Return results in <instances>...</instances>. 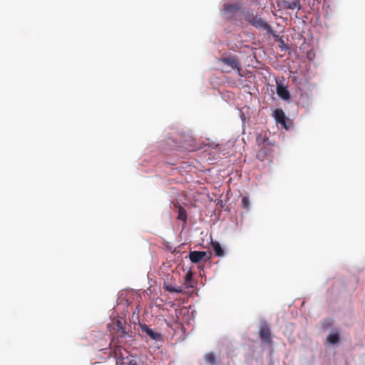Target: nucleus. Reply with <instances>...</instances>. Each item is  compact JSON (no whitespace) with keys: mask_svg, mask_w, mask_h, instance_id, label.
I'll use <instances>...</instances> for the list:
<instances>
[{"mask_svg":"<svg viewBox=\"0 0 365 365\" xmlns=\"http://www.w3.org/2000/svg\"><path fill=\"white\" fill-rule=\"evenodd\" d=\"M277 93L278 96L284 100H288L290 98V94L287 88L279 83H277Z\"/></svg>","mask_w":365,"mask_h":365,"instance_id":"9d476101","label":"nucleus"},{"mask_svg":"<svg viewBox=\"0 0 365 365\" xmlns=\"http://www.w3.org/2000/svg\"><path fill=\"white\" fill-rule=\"evenodd\" d=\"M140 329L143 333H145L150 339L153 340H160L161 339V334L158 332L153 331L148 325L143 324L140 325Z\"/></svg>","mask_w":365,"mask_h":365,"instance_id":"39448f33","label":"nucleus"},{"mask_svg":"<svg viewBox=\"0 0 365 365\" xmlns=\"http://www.w3.org/2000/svg\"><path fill=\"white\" fill-rule=\"evenodd\" d=\"M184 285L186 287V288H194L192 272H190L186 274Z\"/></svg>","mask_w":365,"mask_h":365,"instance_id":"dca6fc26","label":"nucleus"},{"mask_svg":"<svg viewBox=\"0 0 365 365\" xmlns=\"http://www.w3.org/2000/svg\"><path fill=\"white\" fill-rule=\"evenodd\" d=\"M129 365H137L136 363L130 362Z\"/></svg>","mask_w":365,"mask_h":365,"instance_id":"4be33fe9","label":"nucleus"},{"mask_svg":"<svg viewBox=\"0 0 365 365\" xmlns=\"http://www.w3.org/2000/svg\"><path fill=\"white\" fill-rule=\"evenodd\" d=\"M220 61L222 63L230 66L232 69L240 70L239 61L235 56H229L227 57L220 58Z\"/></svg>","mask_w":365,"mask_h":365,"instance_id":"20e7f679","label":"nucleus"},{"mask_svg":"<svg viewBox=\"0 0 365 365\" xmlns=\"http://www.w3.org/2000/svg\"><path fill=\"white\" fill-rule=\"evenodd\" d=\"M282 6L285 9H300V1L299 0H293V1H283L282 2Z\"/></svg>","mask_w":365,"mask_h":365,"instance_id":"1a4fd4ad","label":"nucleus"},{"mask_svg":"<svg viewBox=\"0 0 365 365\" xmlns=\"http://www.w3.org/2000/svg\"><path fill=\"white\" fill-rule=\"evenodd\" d=\"M271 147H272V145H269L268 146H262V147H260L261 149L257 153V159L263 161L266 156L269 155L272 152L271 150Z\"/></svg>","mask_w":365,"mask_h":365,"instance_id":"9b49d317","label":"nucleus"},{"mask_svg":"<svg viewBox=\"0 0 365 365\" xmlns=\"http://www.w3.org/2000/svg\"><path fill=\"white\" fill-rule=\"evenodd\" d=\"M164 288L171 293H182V287H180L178 289L173 287L172 285H165Z\"/></svg>","mask_w":365,"mask_h":365,"instance_id":"6ab92c4d","label":"nucleus"},{"mask_svg":"<svg viewBox=\"0 0 365 365\" xmlns=\"http://www.w3.org/2000/svg\"><path fill=\"white\" fill-rule=\"evenodd\" d=\"M256 143L259 147H265L272 145L268 142V138L262 134L257 136Z\"/></svg>","mask_w":365,"mask_h":365,"instance_id":"2eb2a0df","label":"nucleus"},{"mask_svg":"<svg viewBox=\"0 0 365 365\" xmlns=\"http://www.w3.org/2000/svg\"><path fill=\"white\" fill-rule=\"evenodd\" d=\"M127 295H130V296H133L134 295V292L133 291H129L126 293Z\"/></svg>","mask_w":365,"mask_h":365,"instance_id":"412c9836","label":"nucleus"},{"mask_svg":"<svg viewBox=\"0 0 365 365\" xmlns=\"http://www.w3.org/2000/svg\"><path fill=\"white\" fill-rule=\"evenodd\" d=\"M245 20L251 26L258 30H263L267 34L275 36V31L272 27L257 13L252 11H246L243 14Z\"/></svg>","mask_w":365,"mask_h":365,"instance_id":"f257e3e1","label":"nucleus"},{"mask_svg":"<svg viewBox=\"0 0 365 365\" xmlns=\"http://www.w3.org/2000/svg\"><path fill=\"white\" fill-rule=\"evenodd\" d=\"M333 325V320L331 319H325L321 322V327L323 330H327Z\"/></svg>","mask_w":365,"mask_h":365,"instance_id":"f3484780","label":"nucleus"},{"mask_svg":"<svg viewBox=\"0 0 365 365\" xmlns=\"http://www.w3.org/2000/svg\"><path fill=\"white\" fill-rule=\"evenodd\" d=\"M205 360L207 364H212L216 363L215 356L212 352L208 353L205 356Z\"/></svg>","mask_w":365,"mask_h":365,"instance_id":"a211bd4d","label":"nucleus"},{"mask_svg":"<svg viewBox=\"0 0 365 365\" xmlns=\"http://www.w3.org/2000/svg\"><path fill=\"white\" fill-rule=\"evenodd\" d=\"M178 217L177 219L184 222L187 221V212L185 209L181 205L177 206Z\"/></svg>","mask_w":365,"mask_h":365,"instance_id":"4468645a","label":"nucleus"},{"mask_svg":"<svg viewBox=\"0 0 365 365\" xmlns=\"http://www.w3.org/2000/svg\"><path fill=\"white\" fill-rule=\"evenodd\" d=\"M207 254L205 251H192L189 253V257L192 262L198 263L202 261Z\"/></svg>","mask_w":365,"mask_h":365,"instance_id":"0eeeda50","label":"nucleus"},{"mask_svg":"<svg viewBox=\"0 0 365 365\" xmlns=\"http://www.w3.org/2000/svg\"><path fill=\"white\" fill-rule=\"evenodd\" d=\"M125 322L123 320H116L114 322L115 329H116L117 334L120 337H123L126 335L127 332L125 331Z\"/></svg>","mask_w":365,"mask_h":365,"instance_id":"6e6552de","label":"nucleus"},{"mask_svg":"<svg viewBox=\"0 0 365 365\" xmlns=\"http://www.w3.org/2000/svg\"><path fill=\"white\" fill-rule=\"evenodd\" d=\"M274 118L276 120V122L280 125L285 129H288V126L286 123V116L284 115V113L281 109H276L274 111Z\"/></svg>","mask_w":365,"mask_h":365,"instance_id":"423d86ee","label":"nucleus"},{"mask_svg":"<svg viewBox=\"0 0 365 365\" xmlns=\"http://www.w3.org/2000/svg\"><path fill=\"white\" fill-rule=\"evenodd\" d=\"M240 6L237 4H226L224 5L223 15L227 19H232L234 18L236 13L240 10Z\"/></svg>","mask_w":365,"mask_h":365,"instance_id":"7ed1b4c3","label":"nucleus"},{"mask_svg":"<svg viewBox=\"0 0 365 365\" xmlns=\"http://www.w3.org/2000/svg\"><path fill=\"white\" fill-rule=\"evenodd\" d=\"M212 247L214 250L215 254L217 257H223L225 255L224 250L217 241L211 242Z\"/></svg>","mask_w":365,"mask_h":365,"instance_id":"ddd939ff","label":"nucleus"},{"mask_svg":"<svg viewBox=\"0 0 365 365\" xmlns=\"http://www.w3.org/2000/svg\"><path fill=\"white\" fill-rule=\"evenodd\" d=\"M242 205L245 209L248 210L250 207V202L247 197L243 196L242 198Z\"/></svg>","mask_w":365,"mask_h":365,"instance_id":"aec40b11","label":"nucleus"},{"mask_svg":"<svg viewBox=\"0 0 365 365\" xmlns=\"http://www.w3.org/2000/svg\"><path fill=\"white\" fill-rule=\"evenodd\" d=\"M259 335L261 340L267 344L272 343L270 328L269 324L264 321L260 323Z\"/></svg>","mask_w":365,"mask_h":365,"instance_id":"f03ea898","label":"nucleus"},{"mask_svg":"<svg viewBox=\"0 0 365 365\" xmlns=\"http://www.w3.org/2000/svg\"><path fill=\"white\" fill-rule=\"evenodd\" d=\"M340 341V335L338 331L329 334L327 337V342L331 344H336Z\"/></svg>","mask_w":365,"mask_h":365,"instance_id":"f8f14e48","label":"nucleus"}]
</instances>
